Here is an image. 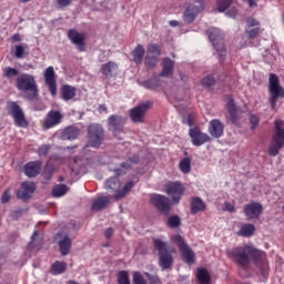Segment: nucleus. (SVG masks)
Segmentation results:
<instances>
[{"mask_svg": "<svg viewBox=\"0 0 284 284\" xmlns=\"http://www.w3.org/2000/svg\"><path fill=\"white\" fill-rule=\"evenodd\" d=\"M226 256L233 263L239 265L242 270H247L250 263H254L255 267L258 268L261 275L267 278L270 275V263L267 262V254L252 245L234 246L226 250Z\"/></svg>", "mask_w": 284, "mask_h": 284, "instance_id": "f257e3e1", "label": "nucleus"}, {"mask_svg": "<svg viewBox=\"0 0 284 284\" xmlns=\"http://www.w3.org/2000/svg\"><path fill=\"white\" fill-rule=\"evenodd\" d=\"M16 88L20 92H23L27 101H34L39 99V84L34 75L29 73H22L16 79Z\"/></svg>", "mask_w": 284, "mask_h": 284, "instance_id": "f03ea898", "label": "nucleus"}, {"mask_svg": "<svg viewBox=\"0 0 284 284\" xmlns=\"http://www.w3.org/2000/svg\"><path fill=\"white\" fill-rule=\"evenodd\" d=\"M154 250L158 251L159 265L162 272L165 270H171L174 265V254L175 250L173 247L168 248V242L163 240H153Z\"/></svg>", "mask_w": 284, "mask_h": 284, "instance_id": "7ed1b4c3", "label": "nucleus"}, {"mask_svg": "<svg viewBox=\"0 0 284 284\" xmlns=\"http://www.w3.org/2000/svg\"><path fill=\"white\" fill-rule=\"evenodd\" d=\"M206 34L213 48L217 52L220 63H223V61H225L227 58V50L225 49V37L223 36V32H221L219 28L213 27L206 30Z\"/></svg>", "mask_w": 284, "mask_h": 284, "instance_id": "20e7f679", "label": "nucleus"}, {"mask_svg": "<svg viewBox=\"0 0 284 284\" xmlns=\"http://www.w3.org/2000/svg\"><path fill=\"white\" fill-rule=\"evenodd\" d=\"M87 141L89 148L99 150L105 142V129L99 123H91L87 128Z\"/></svg>", "mask_w": 284, "mask_h": 284, "instance_id": "39448f33", "label": "nucleus"}, {"mask_svg": "<svg viewBox=\"0 0 284 284\" xmlns=\"http://www.w3.org/2000/svg\"><path fill=\"white\" fill-rule=\"evenodd\" d=\"M268 102L272 110L276 109L278 99H284V88L281 85V80L276 73H270L268 77Z\"/></svg>", "mask_w": 284, "mask_h": 284, "instance_id": "423d86ee", "label": "nucleus"}, {"mask_svg": "<svg viewBox=\"0 0 284 284\" xmlns=\"http://www.w3.org/2000/svg\"><path fill=\"white\" fill-rule=\"evenodd\" d=\"M284 148V129L281 126L280 121H275V131L271 139L268 146L270 156H278V152Z\"/></svg>", "mask_w": 284, "mask_h": 284, "instance_id": "0eeeda50", "label": "nucleus"}, {"mask_svg": "<svg viewBox=\"0 0 284 284\" xmlns=\"http://www.w3.org/2000/svg\"><path fill=\"white\" fill-rule=\"evenodd\" d=\"M7 110L12 116L14 125H17V128H28V125H30L28 119H26V113L23 112V109L19 105V102L9 101L7 103Z\"/></svg>", "mask_w": 284, "mask_h": 284, "instance_id": "6e6552de", "label": "nucleus"}, {"mask_svg": "<svg viewBox=\"0 0 284 284\" xmlns=\"http://www.w3.org/2000/svg\"><path fill=\"white\" fill-rule=\"evenodd\" d=\"M150 201L160 214L170 216V212H172V200L170 197L154 193L151 195Z\"/></svg>", "mask_w": 284, "mask_h": 284, "instance_id": "1a4fd4ad", "label": "nucleus"}, {"mask_svg": "<svg viewBox=\"0 0 284 284\" xmlns=\"http://www.w3.org/2000/svg\"><path fill=\"white\" fill-rule=\"evenodd\" d=\"M171 241L178 244V247L181 252L183 261H185L189 265H192L196 256L194 255V252L192 251V248L189 247L187 243H185V240L183 239V236L179 234L173 235Z\"/></svg>", "mask_w": 284, "mask_h": 284, "instance_id": "9d476101", "label": "nucleus"}, {"mask_svg": "<svg viewBox=\"0 0 284 284\" xmlns=\"http://www.w3.org/2000/svg\"><path fill=\"white\" fill-rule=\"evenodd\" d=\"M109 130H111L113 136L115 139L121 140L119 134H123L125 132V118L119 114L110 115L108 119Z\"/></svg>", "mask_w": 284, "mask_h": 284, "instance_id": "9b49d317", "label": "nucleus"}, {"mask_svg": "<svg viewBox=\"0 0 284 284\" xmlns=\"http://www.w3.org/2000/svg\"><path fill=\"white\" fill-rule=\"evenodd\" d=\"M154 103L152 101H146L138 106H134L129 111V116L133 123H143L145 120V113Z\"/></svg>", "mask_w": 284, "mask_h": 284, "instance_id": "f8f14e48", "label": "nucleus"}, {"mask_svg": "<svg viewBox=\"0 0 284 284\" xmlns=\"http://www.w3.org/2000/svg\"><path fill=\"white\" fill-rule=\"evenodd\" d=\"M204 6L203 0H196L195 2L189 4L184 11L183 20L185 23H194V19L203 12Z\"/></svg>", "mask_w": 284, "mask_h": 284, "instance_id": "ddd939ff", "label": "nucleus"}, {"mask_svg": "<svg viewBox=\"0 0 284 284\" xmlns=\"http://www.w3.org/2000/svg\"><path fill=\"white\" fill-rule=\"evenodd\" d=\"M166 194L172 197V203L179 204L183 194H185V187L181 182H169L165 185Z\"/></svg>", "mask_w": 284, "mask_h": 284, "instance_id": "4468645a", "label": "nucleus"}, {"mask_svg": "<svg viewBox=\"0 0 284 284\" xmlns=\"http://www.w3.org/2000/svg\"><path fill=\"white\" fill-rule=\"evenodd\" d=\"M55 242L58 243L61 256H68V254L72 252V239H70L68 233L63 231L58 232L55 235Z\"/></svg>", "mask_w": 284, "mask_h": 284, "instance_id": "2eb2a0df", "label": "nucleus"}, {"mask_svg": "<svg viewBox=\"0 0 284 284\" xmlns=\"http://www.w3.org/2000/svg\"><path fill=\"white\" fill-rule=\"evenodd\" d=\"M263 204L261 202L252 201L244 205L243 212L246 216V221H258L261 214H263Z\"/></svg>", "mask_w": 284, "mask_h": 284, "instance_id": "dca6fc26", "label": "nucleus"}, {"mask_svg": "<svg viewBox=\"0 0 284 284\" xmlns=\"http://www.w3.org/2000/svg\"><path fill=\"white\" fill-rule=\"evenodd\" d=\"M226 123L230 125H237L239 124V108H236V103L234 102V98L232 95L226 97Z\"/></svg>", "mask_w": 284, "mask_h": 284, "instance_id": "f3484780", "label": "nucleus"}, {"mask_svg": "<svg viewBox=\"0 0 284 284\" xmlns=\"http://www.w3.org/2000/svg\"><path fill=\"white\" fill-rule=\"evenodd\" d=\"M61 121H63V113L59 110H51L42 121V128L43 130H52V128L60 125Z\"/></svg>", "mask_w": 284, "mask_h": 284, "instance_id": "a211bd4d", "label": "nucleus"}, {"mask_svg": "<svg viewBox=\"0 0 284 284\" xmlns=\"http://www.w3.org/2000/svg\"><path fill=\"white\" fill-rule=\"evenodd\" d=\"M189 136L191 138V143L195 145V148H201V145H205L209 141H212V138L207 133H203L199 126L191 128L189 130Z\"/></svg>", "mask_w": 284, "mask_h": 284, "instance_id": "6ab92c4d", "label": "nucleus"}, {"mask_svg": "<svg viewBox=\"0 0 284 284\" xmlns=\"http://www.w3.org/2000/svg\"><path fill=\"white\" fill-rule=\"evenodd\" d=\"M68 39L75 45L78 52H85V33L71 29L68 31Z\"/></svg>", "mask_w": 284, "mask_h": 284, "instance_id": "aec40b11", "label": "nucleus"}, {"mask_svg": "<svg viewBox=\"0 0 284 284\" xmlns=\"http://www.w3.org/2000/svg\"><path fill=\"white\" fill-rule=\"evenodd\" d=\"M34 192H37V184L34 182H22L20 190L17 191V199L20 201H30Z\"/></svg>", "mask_w": 284, "mask_h": 284, "instance_id": "412c9836", "label": "nucleus"}, {"mask_svg": "<svg viewBox=\"0 0 284 284\" xmlns=\"http://www.w3.org/2000/svg\"><path fill=\"white\" fill-rule=\"evenodd\" d=\"M44 81L50 94L57 97V74L54 73V67H49L44 70Z\"/></svg>", "mask_w": 284, "mask_h": 284, "instance_id": "4be33fe9", "label": "nucleus"}, {"mask_svg": "<svg viewBox=\"0 0 284 284\" xmlns=\"http://www.w3.org/2000/svg\"><path fill=\"white\" fill-rule=\"evenodd\" d=\"M209 134L213 139H221L225 134V124L219 119H213L209 123Z\"/></svg>", "mask_w": 284, "mask_h": 284, "instance_id": "5701e85b", "label": "nucleus"}, {"mask_svg": "<svg viewBox=\"0 0 284 284\" xmlns=\"http://www.w3.org/2000/svg\"><path fill=\"white\" fill-rule=\"evenodd\" d=\"M41 172V161L29 162L24 166V174L29 179H34V176H39Z\"/></svg>", "mask_w": 284, "mask_h": 284, "instance_id": "b1692460", "label": "nucleus"}, {"mask_svg": "<svg viewBox=\"0 0 284 284\" xmlns=\"http://www.w3.org/2000/svg\"><path fill=\"white\" fill-rule=\"evenodd\" d=\"M175 61L170 58H163L162 60V71L160 72L159 77H172L174 74V65Z\"/></svg>", "mask_w": 284, "mask_h": 284, "instance_id": "393cba45", "label": "nucleus"}, {"mask_svg": "<svg viewBox=\"0 0 284 284\" xmlns=\"http://www.w3.org/2000/svg\"><path fill=\"white\" fill-rule=\"evenodd\" d=\"M81 134V130L74 125L67 126L61 134L62 141H74V139L79 138Z\"/></svg>", "mask_w": 284, "mask_h": 284, "instance_id": "a878e982", "label": "nucleus"}, {"mask_svg": "<svg viewBox=\"0 0 284 284\" xmlns=\"http://www.w3.org/2000/svg\"><path fill=\"white\" fill-rule=\"evenodd\" d=\"M60 94L63 101H72V99L77 97V88L70 84H63Z\"/></svg>", "mask_w": 284, "mask_h": 284, "instance_id": "bb28decb", "label": "nucleus"}, {"mask_svg": "<svg viewBox=\"0 0 284 284\" xmlns=\"http://www.w3.org/2000/svg\"><path fill=\"white\" fill-rule=\"evenodd\" d=\"M134 185H136V182L132 180L126 182L122 189L116 191V193L113 195V199H115L116 201H121V199H125V196L130 194Z\"/></svg>", "mask_w": 284, "mask_h": 284, "instance_id": "cd10ccee", "label": "nucleus"}, {"mask_svg": "<svg viewBox=\"0 0 284 284\" xmlns=\"http://www.w3.org/2000/svg\"><path fill=\"white\" fill-rule=\"evenodd\" d=\"M100 70L105 79H112V77H114V72L119 70V65H116L115 62L109 61L102 64Z\"/></svg>", "mask_w": 284, "mask_h": 284, "instance_id": "c85d7f7f", "label": "nucleus"}, {"mask_svg": "<svg viewBox=\"0 0 284 284\" xmlns=\"http://www.w3.org/2000/svg\"><path fill=\"white\" fill-rule=\"evenodd\" d=\"M110 205V197L108 196H100L97 200L93 201L91 205L92 212H101L102 210H105Z\"/></svg>", "mask_w": 284, "mask_h": 284, "instance_id": "c756f323", "label": "nucleus"}, {"mask_svg": "<svg viewBox=\"0 0 284 284\" xmlns=\"http://www.w3.org/2000/svg\"><path fill=\"white\" fill-rule=\"evenodd\" d=\"M133 62L135 65H141L145 58V48L142 44H138L132 51Z\"/></svg>", "mask_w": 284, "mask_h": 284, "instance_id": "7c9ffc66", "label": "nucleus"}, {"mask_svg": "<svg viewBox=\"0 0 284 284\" xmlns=\"http://www.w3.org/2000/svg\"><path fill=\"white\" fill-rule=\"evenodd\" d=\"M68 271V263L61 261H54L51 265L50 273L53 276H59V274H65Z\"/></svg>", "mask_w": 284, "mask_h": 284, "instance_id": "2f4dec72", "label": "nucleus"}, {"mask_svg": "<svg viewBox=\"0 0 284 284\" xmlns=\"http://www.w3.org/2000/svg\"><path fill=\"white\" fill-rule=\"evenodd\" d=\"M205 212V202L201 197H193L191 201V214H199Z\"/></svg>", "mask_w": 284, "mask_h": 284, "instance_id": "473e14b6", "label": "nucleus"}, {"mask_svg": "<svg viewBox=\"0 0 284 284\" xmlns=\"http://www.w3.org/2000/svg\"><path fill=\"white\" fill-rule=\"evenodd\" d=\"M121 187V180L118 176H113L110 178L109 180H106L105 182V190H108L109 192H119V190Z\"/></svg>", "mask_w": 284, "mask_h": 284, "instance_id": "72a5a7b5", "label": "nucleus"}, {"mask_svg": "<svg viewBox=\"0 0 284 284\" xmlns=\"http://www.w3.org/2000/svg\"><path fill=\"white\" fill-rule=\"evenodd\" d=\"M254 232H256V226H254V224H243L237 232V235L250 239L251 236H254Z\"/></svg>", "mask_w": 284, "mask_h": 284, "instance_id": "f704fd0d", "label": "nucleus"}, {"mask_svg": "<svg viewBox=\"0 0 284 284\" xmlns=\"http://www.w3.org/2000/svg\"><path fill=\"white\" fill-rule=\"evenodd\" d=\"M196 278L200 284L212 283V277L210 276V272L207 271V268H197Z\"/></svg>", "mask_w": 284, "mask_h": 284, "instance_id": "c9c22d12", "label": "nucleus"}, {"mask_svg": "<svg viewBox=\"0 0 284 284\" xmlns=\"http://www.w3.org/2000/svg\"><path fill=\"white\" fill-rule=\"evenodd\" d=\"M140 85L142 88H145L146 90H156L161 85V80L159 78H151L149 80L140 82Z\"/></svg>", "mask_w": 284, "mask_h": 284, "instance_id": "e433bc0d", "label": "nucleus"}, {"mask_svg": "<svg viewBox=\"0 0 284 284\" xmlns=\"http://www.w3.org/2000/svg\"><path fill=\"white\" fill-rule=\"evenodd\" d=\"M179 168L183 174H190L192 172V158L182 159Z\"/></svg>", "mask_w": 284, "mask_h": 284, "instance_id": "4c0bfd02", "label": "nucleus"}, {"mask_svg": "<svg viewBox=\"0 0 284 284\" xmlns=\"http://www.w3.org/2000/svg\"><path fill=\"white\" fill-rule=\"evenodd\" d=\"M68 185L65 184H58L52 190V196L55 199H59L61 196H64V194H68Z\"/></svg>", "mask_w": 284, "mask_h": 284, "instance_id": "58836bf2", "label": "nucleus"}, {"mask_svg": "<svg viewBox=\"0 0 284 284\" xmlns=\"http://www.w3.org/2000/svg\"><path fill=\"white\" fill-rule=\"evenodd\" d=\"M166 226L171 230H176V227H181V217L179 215H171L166 221Z\"/></svg>", "mask_w": 284, "mask_h": 284, "instance_id": "ea45409f", "label": "nucleus"}, {"mask_svg": "<svg viewBox=\"0 0 284 284\" xmlns=\"http://www.w3.org/2000/svg\"><path fill=\"white\" fill-rule=\"evenodd\" d=\"M146 52V54L151 57H161V48H159V44L155 43L149 44Z\"/></svg>", "mask_w": 284, "mask_h": 284, "instance_id": "a19ab883", "label": "nucleus"}, {"mask_svg": "<svg viewBox=\"0 0 284 284\" xmlns=\"http://www.w3.org/2000/svg\"><path fill=\"white\" fill-rule=\"evenodd\" d=\"M216 3L219 12H225L234 3V0H217Z\"/></svg>", "mask_w": 284, "mask_h": 284, "instance_id": "79ce46f5", "label": "nucleus"}, {"mask_svg": "<svg viewBox=\"0 0 284 284\" xmlns=\"http://www.w3.org/2000/svg\"><path fill=\"white\" fill-rule=\"evenodd\" d=\"M118 284H131L130 273H128V271H120L118 273Z\"/></svg>", "mask_w": 284, "mask_h": 284, "instance_id": "37998d69", "label": "nucleus"}, {"mask_svg": "<svg viewBox=\"0 0 284 284\" xmlns=\"http://www.w3.org/2000/svg\"><path fill=\"white\" fill-rule=\"evenodd\" d=\"M144 63L148 68H156V63H159V58L156 55H145Z\"/></svg>", "mask_w": 284, "mask_h": 284, "instance_id": "c03bdc74", "label": "nucleus"}, {"mask_svg": "<svg viewBox=\"0 0 284 284\" xmlns=\"http://www.w3.org/2000/svg\"><path fill=\"white\" fill-rule=\"evenodd\" d=\"M3 77L4 79H12V77H19V70L8 67L3 69Z\"/></svg>", "mask_w": 284, "mask_h": 284, "instance_id": "a18cd8bd", "label": "nucleus"}, {"mask_svg": "<svg viewBox=\"0 0 284 284\" xmlns=\"http://www.w3.org/2000/svg\"><path fill=\"white\" fill-rule=\"evenodd\" d=\"M216 83V78H214V74L206 75L202 80L203 88H212Z\"/></svg>", "mask_w": 284, "mask_h": 284, "instance_id": "49530a36", "label": "nucleus"}, {"mask_svg": "<svg viewBox=\"0 0 284 284\" xmlns=\"http://www.w3.org/2000/svg\"><path fill=\"white\" fill-rule=\"evenodd\" d=\"M247 39H256L261 34V27H255L253 29L245 30Z\"/></svg>", "mask_w": 284, "mask_h": 284, "instance_id": "de8ad7c7", "label": "nucleus"}, {"mask_svg": "<svg viewBox=\"0 0 284 284\" xmlns=\"http://www.w3.org/2000/svg\"><path fill=\"white\" fill-rule=\"evenodd\" d=\"M133 284H148V281H145L141 272L136 271L133 273Z\"/></svg>", "mask_w": 284, "mask_h": 284, "instance_id": "09e8293b", "label": "nucleus"}, {"mask_svg": "<svg viewBox=\"0 0 284 284\" xmlns=\"http://www.w3.org/2000/svg\"><path fill=\"white\" fill-rule=\"evenodd\" d=\"M248 121L251 123V130H256V128H258V123H261V118L256 114H251Z\"/></svg>", "mask_w": 284, "mask_h": 284, "instance_id": "8fccbe9b", "label": "nucleus"}, {"mask_svg": "<svg viewBox=\"0 0 284 284\" xmlns=\"http://www.w3.org/2000/svg\"><path fill=\"white\" fill-rule=\"evenodd\" d=\"M144 276L148 278L150 284H161V277H159V275H152L145 272Z\"/></svg>", "mask_w": 284, "mask_h": 284, "instance_id": "3c124183", "label": "nucleus"}, {"mask_svg": "<svg viewBox=\"0 0 284 284\" xmlns=\"http://www.w3.org/2000/svg\"><path fill=\"white\" fill-rule=\"evenodd\" d=\"M23 54H26V47H23V44L16 45V51H14L16 59H23Z\"/></svg>", "mask_w": 284, "mask_h": 284, "instance_id": "603ef678", "label": "nucleus"}, {"mask_svg": "<svg viewBox=\"0 0 284 284\" xmlns=\"http://www.w3.org/2000/svg\"><path fill=\"white\" fill-rule=\"evenodd\" d=\"M37 236H39V231L33 232L31 240L28 244L29 250H34V247H37Z\"/></svg>", "mask_w": 284, "mask_h": 284, "instance_id": "864d4df0", "label": "nucleus"}, {"mask_svg": "<svg viewBox=\"0 0 284 284\" xmlns=\"http://www.w3.org/2000/svg\"><path fill=\"white\" fill-rule=\"evenodd\" d=\"M246 26L247 28H258L261 26V22H258L256 19L248 17L246 19Z\"/></svg>", "mask_w": 284, "mask_h": 284, "instance_id": "5fc2aeb1", "label": "nucleus"}, {"mask_svg": "<svg viewBox=\"0 0 284 284\" xmlns=\"http://www.w3.org/2000/svg\"><path fill=\"white\" fill-rule=\"evenodd\" d=\"M50 152V145L44 144L38 149L39 156H48V153Z\"/></svg>", "mask_w": 284, "mask_h": 284, "instance_id": "6e6d98bb", "label": "nucleus"}, {"mask_svg": "<svg viewBox=\"0 0 284 284\" xmlns=\"http://www.w3.org/2000/svg\"><path fill=\"white\" fill-rule=\"evenodd\" d=\"M126 161H129V163H131V165H136V163H139V161H141V158L138 154H134V155L130 156Z\"/></svg>", "mask_w": 284, "mask_h": 284, "instance_id": "4d7b16f0", "label": "nucleus"}, {"mask_svg": "<svg viewBox=\"0 0 284 284\" xmlns=\"http://www.w3.org/2000/svg\"><path fill=\"white\" fill-rule=\"evenodd\" d=\"M227 17H231V19H236V16L239 14V10L236 8H231L226 12Z\"/></svg>", "mask_w": 284, "mask_h": 284, "instance_id": "13d9d810", "label": "nucleus"}, {"mask_svg": "<svg viewBox=\"0 0 284 284\" xmlns=\"http://www.w3.org/2000/svg\"><path fill=\"white\" fill-rule=\"evenodd\" d=\"M224 210L226 212H236V207H234V204H232L230 202L224 203Z\"/></svg>", "mask_w": 284, "mask_h": 284, "instance_id": "bf43d9fd", "label": "nucleus"}, {"mask_svg": "<svg viewBox=\"0 0 284 284\" xmlns=\"http://www.w3.org/2000/svg\"><path fill=\"white\" fill-rule=\"evenodd\" d=\"M10 201V191H4L1 195V203H8Z\"/></svg>", "mask_w": 284, "mask_h": 284, "instance_id": "052dcab7", "label": "nucleus"}, {"mask_svg": "<svg viewBox=\"0 0 284 284\" xmlns=\"http://www.w3.org/2000/svg\"><path fill=\"white\" fill-rule=\"evenodd\" d=\"M57 3L60 8H68L72 3V0H57Z\"/></svg>", "mask_w": 284, "mask_h": 284, "instance_id": "680f3d73", "label": "nucleus"}, {"mask_svg": "<svg viewBox=\"0 0 284 284\" xmlns=\"http://www.w3.org/2000/svg\"><path fill=\"white\" fill-rule=\"evenodd\" d=\"M120 168H122V170L126 171V170H132V163H130L128 160L125 162H122L120 164Z\"/></svg>", "mask_w": 284, "mask_h": 284, "instance_id": "e2e57ef3", "label": "nucleus"}, {"mask_svg": "<svg viewBox=\"0 0 284 284\" xmlns=\"http://www.w3.org/2000/svg\"><path fill=\"white\" fill-rule=\"evenodd\" d=\"M194 121H195L194 113H190V114L187 115V125H189L190 128H192V125H194Z\"/></svg>", "mask_w": 284, "mask_h": 284, "instance_id": "0e129e2a", "label": "nucleus"}, {"mask_svg": "<svg viewBox=\"0 0 284 284\" xmlns=\"http://www.w3.org/2000/svg\"><path fill=\"white\" fill-rule=\"evenodd\" d=\"M11 41L13 43H21V34L20 33H14L12 37H11Z\"/></svg>", "mask_w": 284, "mask_h": 284, "instance_id": "69168bd1", "label": "nucleus"}, {"mask_svg": "<svg viewBox=\"0 0 284 284\" xmlns=\"http://www.w3.org/2000/svg\"><path fill=\"white\" fill-rule=\"evenodd\" d=\"M113 234H114V229L112 227H109L104 231L105 239H110L111 236H113Z\"/></svg>", "mask_w": 284, "mask_h": 284, "instance_id": "338daca9", "label": "nucleus"}, {"mask_svg": "<svg viewBox=\"0 0 284 284\" xmlns=\"http://www.w3.org/2000/svg\"><path fill=\"white\" fill-rule=\"evenodd\" d=\"M113 172L118 179L119 176H124V174H126V171H124V169H115Z\"/></svg>", "mask_w": 284, "mask_h": 284, "instance_id": "774afa93", "label": "nucleus"}]
</instances>
